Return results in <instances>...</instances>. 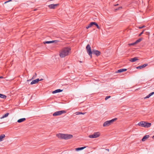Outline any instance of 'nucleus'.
<instances>
[{
    "label": "nucleus",
    "mask_w": 154,
    "mask_h": 154,
    "mask_svg": "<svg viewBox=\"0 0 154 154\" xmlns=\"http://www.w3.org/2000/svg\"><path fill=\"white\" fill-rule=\"evenodd\" d=\"M71 49L68 48H65L62 50L60 52L59 55L61 57H64L68 55L69 53L70 52Z\"/></svg>",
    "instance_id": "obj_1"
},
{
    "label": "nucleus",
    "mask_w": 154,
    "mask_h": 154,
    "mask_svg": "<svg viewBox=\"0 0 154 154\" xmlns=\"http://www.w3.org/2000/svg\"><path fill=\"white\" fill-rule=\"evenodd\" d=\"M57 137L61 139L68 140L72 138L73 136L71 134H57Z\"/></svg>",
    "instance_id": "obj_2"
},
{
    "label": "nucleus",
    "mask_w": 154,
    "mask_h": 154,
    "mask_svg": "<svg viewBox=\"0 0 154 154\" xmlns=\"http://www.w3.org/2000/svg\"><path fill=\"white\" fill-rule=\"evenodd\" d=\"M117 119L115 118L111 120L106 121L103 124V126L104 127L109 126Z\"/></svg>",
    "instance_id": "obj_3"
},
{
    "label": "nucleus",
    "mask_w": 154,
    "mask_h": 154,
    "mask_svg": "<svg viewBox=\"0 0 154 154\" xmlns=\"http://www.w3.org/2000/svg\"><path fill=\"white\" fill-rule=\"evenodd\" d=\"M66 112V111L64 110L54 112L53 115V116H57L60 115L63 113H65Z\"/></svg>",
    "instance_id": "obj_4"
},
{
    "label": "nucleus",
    "mask_w": 154,
    "mask_h": 154,
    "mask_svg": "<svg viewBox=\"0 0 154 154\" xmlns=\"http://www.w3.org/2000/svg\"><path fill=\"white\" fill-rule=\"evenodd\" d=\"M86 49L89 55L91 57H92V51H91V48L90 45L88 44L87 45L86 47Z\"/></svg>",
    "instance_id": "obj_5"
},
{
    "label": "nucleus",
    "mask_w": 154,
    "mask_h": 154,
    "mask_svg": "<svg viewBox=\"0 0 154 154\" xmlns=\"http://www.w3.org/2000/svg\"><path fill=\"white\" fill-rule=\"evenodd\" d=\"M100 135V134L99 132L94 133L93 134L90 135L88 137L91 138H96L99 137Z\"/></svg>",
    "instance_id": "obj_6"
},
{
    "label": "nucleus",
    "mask_w": 154,
    "mask_h": 154,
    "mask_svg": "<svg viewBox=\"0 0 154 154\" xmlns=\"http://www.w3.org/2000/svg\"><path fill=\"white\" fill-rule=\"evenodd\" d=\"M59 5V4H51L49 5L48 6L50 9H55Z\"/></svg>",
    "instance_id": "obj_7"
},
{
    "label": "nucleus",
    "mask_w": 154,
    "mask_h": 154,
    "mask_svg": "<svg viewBox=\"0 0 154 154\" xmlns=\"http://www.w3.org/2000/svg\"><path fill=\"white\" fill-rule=\"evenodd\" d=\"M92 54L96 55L97 56H98L100 54V51L94 49L92 50Z\"/></svg>",
    "instance_id": "obj_8"
},
{
    "label": "nucleus",
    "mask_w": 154,
    "mask_h": 154,
    "mask_svg": "<svg viewBox=\"0 0 154 154\" xmlns=\"http://www.w3.org/2000/svg\"><path fill=\"white\" fill-rule=\"evenodd\" d=\"M145 123V122L141 121L139 122L138 125L139 126L144 127V125Z\"/></svg>",
    "instance_id": "obj_9"
},
{
    "label": "nucleus",
    "mask_w": 154,
    "mask_h": 154,
    "mask_svg": "<svg viewBox=\"0 0 154 154\" xmlns=\"http://www.w3.org/2000/svg\"><path fill=\"white\" fill-rule=\"evenodd\" d=\"M148 64L147 63H145L143 65H142L141 66H138L136 68L138 69H141L142 68H143L145 67Z\"/></svg>",
    "instance_id": "obj_10"
},
{
    "label": "nucleus",
    "mask_w": 154,
    "mask_h": 154,
    "mask_svg": "<svg viewBox=\"0 0 154 154\" xmlns=\"http://www.w3.org/2000/svg\"><path fill=\"white\" fill-rule=\"evenodd\" d=\"M39 81L38 79L33 80L30 83L31 85H33L37 83Z\"/></svg>",
    "instance_id": "obj_11"
},
{
    "label": "nucleus",
    "mask_w": 154,
    "mask_h": 154,
    "mask_svg": "<svg viewBox=\"0 0 154 154\" xmlns=\"http://www.w3.org/2000/svg\"><path fill=\"white\" fill-rule=\"evenodd\" d=\"M151 124L150 123L147 122H145V123L144 125V127L145 128H149L151 126Z\"/></svg>",
    "instance_id": "obj_12"
},
{
    "label": "nucleus",
    "mask_w": 154,
    "mask_h": 154,
    "mask_svg": "<svg viewBox=\"0 0 154 154\" xmlns=\"http://www.w3.org/2000/svg\"><path fill=\"white\" fill-rule=\"evenodd\" d=\"M127 70V69H119L116 72V73H120L123 72Z\"/></svg>",
    "instance_id": "obj_13"
},
{
    "label": "nucleus",
    "mask_w": 154,
    "mask_h": 154,
    "mask_svg": "<svg viewBox=\"0 0 154 154\" xmlns=\"http://www.w3.org/2000/svg\"><path fill=\"white\" fill-rule=\"evenodd\" d=\"M63 91L62 90L60 89H58L52 92V93L53 94H55L56 93H59Z\"/></svg>",
    "instance_id": "obj_14"
},
{
    "label": "nucleus",
    "mask_w": 154,
    "mask_h": 154,
    "mask_svg": "<svg viewBox=\"0 0 154 154\" xmlns=\"http://www.w3.org/2000/svg\"><path fill=\"white\" fill-rule=\"evenodd\" d=\"M149 135H146L144 136L142 139V140L143 141H145L146 140L149 138Z\"/></svg>",
    "instance_id": "obj_15"
},
{
    "label": "nucleus",
    "mask_w": 154,
    "mask_h": 154,
    "mask_svg": "<svg viewBox=\"0 0 154 154\" xmlns=\"http://www.w3.org/2000/svg\"><path fill=\"white\" fill-rule=\"evenodd\" d=\"M137 60L138 59L137 57H134L133 58H131L130 60V61L132 62H134Z\"/></svg>",
    "instance_id": "obj_16"
},
{
    "label": "nucleus",
    "mask_w": 154,
    "mask_h": 154,
    "mask_svg": "<svg viewBox=\"0 0 154 154\" xmlns=\"http://www.w3.org/2000/svg\"><path fill=\"white\" fill-rule=\"evenodd\" d=\"M26 120V119L25 118H23L18 119L17 120V122L18 123H21L25 121Z\"/></svg>",
    "instance_id": "obj_17"
},
{
    "label": "nucleus",
    "mask_w": 154,
    "mask_h": 154,
    "mask_svg": "<svg viewBox=\"0 0 154 154\" xmlns=\"http://www.w3.org/2000/svg\"><path fill=\"white\" fill-rule=\"evenodd\" d=\"M86 147V146H84L81 147H79L78 148H75V150L76 151H79L80 150H82L84 149Z\"/></svg>",
    "instance_id": "obj_18"
},
{
    "label": "nucleus",
    "mask_w": 154,
    "mask_h": 154,
    "mask_svg": "<svg viewBox=\"0 0 154 154\" xmlns=\"http://www.w3.org/2000/svg\"><path fill=\"white\" fill-rule=\"evenodd\" d=\"M5 137V135L4 134H2L0 135V142L2 141V139Z\"/></svg>",
    "instance_id": "obj_19"
},
{
    "label": "nucleus",
    "mask_w": 154,
    "mask_h": 154,
    "mask_svg": "<svg viewBox=\"0 0 154 154\" xmlns=\"http://www.w3.org/2000/svg\"><path fill=\"white\" fill-rule=\"evenodd\" d=\"M55 41H45L43 42L44 44L54 43Z\"/></svg>",
    "instance_id": "obj_20"
},
{
    "label": "nucleus",
    "mask_w": 154,
    "mask_h": 154,
    "mask_svg": "<svg viewBox=\"0 0 154 154\" xmlns=\"http://www.w3.org/2000/svg\"><path fill=\"white\" fill-rule=\"evenodd\" d=\"M85 113L86 112H77L75 113V114H76V115H79L80 114L84 115Z\"/></svg>",
    "instance_id": "obj_21"
},
{
    "label": "nucleus",
    "mask_w": 154,
    "mask_h": 154,
    "mask_svg": "<svg viewBox=\"0 0 154 154\" xmlns=\"http://www.w3.org/2000/svg\"><path fill=\"white\" fill-rule=\"evenodd\" d=\"M0 97L3 99H5L6 98V96L4 94H0Z\"/></svg>",
    "instance_id": "obj_22"
},
{
    "label": "nucleus",
    "mask_w": 154,
    "mask_h": 154,
    "mask_svg": "<svg viewBox=\"0 0 154 154\" xmlns=\"http://www.w3.org/2000/svg\"><path fill=\"white\" fill-rule=\"evenodd\" d=\"M9 113L8 112L6 113L4 116H3L1 118V119H3V118H5V117H7L8 116V115H9Z\"/></svg>",
    "instance_id": "obj_23"
},
{
    "label": "nucleus",
    "mask_w": 154,
    "mask_h": 154,
    "mask_svg": "<svg viewBox=\"0 0 154 154\" xmlns=\"http://www.w3.org/2000/svg\"><path fill=\"white\" fill-rule=\"evenodd\" d=\"M141 40H142V39L141 38H140L139 39H137V40L135 42V43H136V44H137V43L140 42Z\"/></svg>",
    "instance_id": "obj_24"
},
{
    "label": "nucleus",
    "mask_w": 154,
    "mask_h": 154,
    "mask_svg": "<svg viewBox=\"0 0 154 154\" xmlns=\"http://www.w3.org/2000/svg\"><path fill=\"white\" fill-rule=\"evenodd\" d=\"M94 25L96 26L97 29H100V27L99 26V25L96 22H94Z\"/></svg>",
    "instance_id": "obj_25"
},
{
    "label": "nucleus",
    "mask_w": 154,
    "mask_h": 154,
    "mask_svg": "<svg viewBox=\"0 0 154 154\" xmlns=\"http://www.w3.org/2000/svg\"><path fill=\"white\" fill-rule=\"evenodd\" d=\"M94 22H91L89 25H88L90 27H92V26L93 25H94Z\"/></svg>",
    "instance_id": "obj_26"
},
{
    "label": "nucleus",
    "mask_w": 154,
    "mask_h": 154,
    "mask_svg": "<svg viewBox=\"0 0 154 154\" xmlns=\"http://www.w3.org/2000/svg\"><path fill=\"white\" fill-rule=\"evenodd\" d=\"M36 75H37L36 73H35V74L33 75V76L32 77V79H34L35 78L36 76Z\"/></svg>",
    "instance_id": "obj_27"
},
{
    "label": "nucleus",
    "mask_w": 154,
    "mask_h": 154,
    "mask_svg": "<svg viewBox=\"0 0 154 154\" xmlns=\"http://www.w3.org/2000/svg\"><path fill=\"white\" fill-rule=\"evenodd\" d=\"M111 96H107L105 98V100H107L108 99H109V98Z\"/></svg>",
    "instance_id": "obj_28"
},
{
    "label": "nucleus",
    "mask_w": 154,
    "mask_h": 154,
    "mask_svg": "<svg viewBox=\"0 0 154 154\" xmlns=\"http://www.w3.org/2000/svg\"><path fill=\"white\" fill-rule=\"evenodd\" d=\"M145 27V26L143 25V26H139L138 28H139L140 29H141L143 28H144Z\"/></svg>",
    "instance_id": "obj_29"
},
{
    "label": "nucleus",
    "mask_w": 154,
    "mask_h": 154,
    "mask_svg": "<svg viewBox=\"0 0 154 154\" xmlns=\"http://www.w3.org/2000/svg\"><path fill=\"white\" fill-rule=\"evenodd\" d=\"M136 43H135V42L133 43L130 44H129V45H136Z\"/></svg>",
    "instance_id": "obj_30"
},
{
    "label": "nucleus",
    "mask_w": 154,
    "mask_h": 154,
    "mask_svg": "<svg viewBox=\"0 0 154 154\" xmlns=\"http://www.w3.org/2000/svg\"><path fill=\"white\" fill-rule=\"evenodd\" d=\"M144 30H143V31L140 33V34L139 35V36H140L144 32Z\"/></svg>",
    "instance_id": "obj_31"
},
{
    "label": "nucleus",
    "mask_w": 154,
    "mask_h": 154,
    "mask_svg": "<svg viewBox=\"0 0 154 154\" xmlns=\"http://www.w3.org/2000/svg\"><path fill=\"white\" fill-rule=\"evenodd\" d=\"M150 96H149V94L146 97H144V99H146L148 98H149Z\"/></svg>",
    "instance_id": "obj_32"
},
{
    "label": "nucleus",
    "mask_w": 154,
    "mask_h": 154,
    "mask_svg": "<svg viewBox=\"0 0 154 154\" xmlns=\"http://www.w3.org/2000/svg\"><path fill=\"white\" fill-rule=\"evenodd\" d=\"M154 94V92H152L150 93L149 95L150 96H151L152 95H153Z\"/></svg>",
    "instance_id": "obj_33"
},
{
    "label": "nucleus",
    "mask_w": 154,
    "mask_h": 154,
    "mask_svg": "<svg viewBox=\"0 0 154 154\" xmlns=\"http://www.w3.org/2000/svg\"><path fill=\"white\" fill-rule=\"evenodd\" d=\"M12 0H9L7 1H6V2H5L4 3V4H5L6 3H7L8 2H11V1Z\"/></svg>",
    "instance_id": "obj_34"
},
{
    "label": "nucleus",
    "mask_w": 154,
    "mask_h": 154,
    "mask_svg": "<svg viewBox=\"0 0 154 154\" xmlns=\"http://www.w3.org/2000/svg\"><path fill=\"white\" fill-rule=\"evenodd\" d=\"M53 41H55V42H54L55 43H57V42H59L58 41V40H53Z\"/></svg>",
    "instance_id": "obj_35"
},
{
    "label": "nucleus",
    "mask_w": 154,
    "mask_h": 154,
    "mask_svg": "<svg viewBox=\"0 0 154 154\" xmlns=\"http://www.w3.org/2000/svg\"><path fill=\"white\" fill-rule=\"evenodd\" d=\"M89 28H90V27L88 25V26H86V28L87 29H88Z\"/></svg>",
    "instance_id": "obj_36"
},
{
    "label": "nucleus",
    "mask_w": 154,
    "mask_h": 154,
    "mask_svg": "<svg viewBox=\"0 0 154 154\" xmlns=\"http://www.w3.org/2000/svg\"><path fill=\"white\" fill-rule=\"evenodd\" d=\"M122 8V7H119L117 9H116V10H118V9L119 10L120 9H121Z\"/></svg>",
    "instance_id": "obj_37"
},
{
    "label": "nucleus",
    "mask_w": 154,
    "mask_h": 154,
    "mask_svg": "<svg viewBox=\"0 0 154 154\" xmlns=\"http://www.w3.org/2000/svg\"><path fill=\"white\" fill-rule=\"evenodd\" d=\"M106 150L107 151H109V149H106Z\"/></svg>",
    "instance_id": "obj_38"
},
{
    "label": "nucleus",
    "mask_w": 154,
    "mask_h": 154,
    "mask_svg": "<svg viewBox=\"0 0 154 154\" xmlns=\"http://www.w3.org/2000/svg\"><path fill=\"white\" fill-rule=\"evenodd\" d=\"M118 5V4H117L115 5H114V6H117V5Z\"/></svg>",
    "instance_id": "obj_39"
},
{
    "label": "nucleus",
    "mask_w": 154,
    "mask_h": 154,
    "mask_svg": "<svg viewBox=\"0 0 154 154\" xmlns=\"http://www.w3.org/2000/svg\"><path fill=\"white\" fill-rule=\"evenodd\" d=\"M42 80H43V79H41L39 80V81H42Z\"/></svg>",
    "instance_id": "obj_40"
},
{
    "label": "nucleus",
    "mask_w": 154,
    "mask_h": 154,
    "mask_svg": "<svg viewBox=\"0 0 154 154\" xmlns=\"http://www.w3.org/2000/svg\"><path fill=\"white\" fill-rule=\"evenodd\" d=\"M2 76H0V78H2Z\"/></svg>",
    "instance_id": "obj_41"
},
{
    "label": "nucleus",
    "mask_w": 154,
    "mask_h": 154,
    "mask_svg": "<svg viewBox=\"0 0 154 154\" xmlns=\"http://www.w3.org/2000/svg\"><path fill=\"white\" fill-rule=\"evenodd\" d=\"M152 138H154V135L153 136Z\"/></svg>",
    "instance_id": "obj_42"
}]
</instances>
